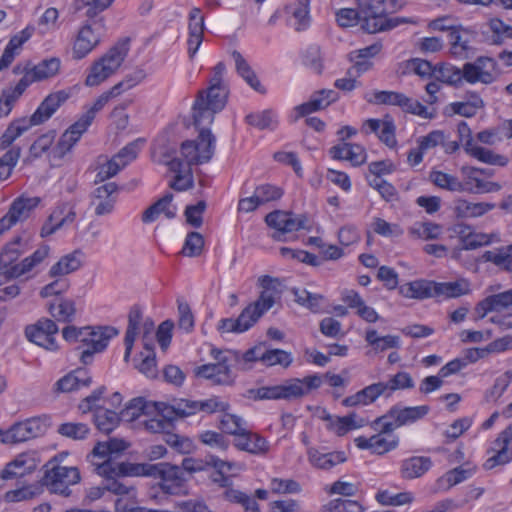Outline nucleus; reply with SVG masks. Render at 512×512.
Masks as SVG:
<instances>
[{
	"label": "nucleus",
	"instance_id": "obj_8",
	"mask_svg": "<svg viewBox=\"0 0 512 512\" xmlns=\"http://www.w3.org/2000/svg\"><path fill=\"white\" fill-rule=\"evenodd\" d=\"M215 141L209 129H201L196 140H186L181 144L178 158L188 169L192 165L207 163L213 157Z\"/></svg>",
	"mask_w": 512,
	"mask_h": 512
},
{
	"label": "nucleus",
	"instance_id": "obj_34",
	"mask_svg": "<svg viewBox=\"0 0 512 512\" xmlns=\"http://www.w3.org/2000/svg\"><path fill=\"white\" fill-rule=\"evenodd\" d=\"M169 169L176 175L170 183V187L176 191H184L193 186V177L191 169L185 168V165L179 158H173L166 162Z\"/></svg>",
	"mask_w": 512,
	"mask_h": 512
},
{
	"label": "nucleus",
	"instance_id": "obj_20",
	"mask_svg": "<svg viewBox=\"0 0 512 512\" xmlns=\"http://www.w3.org/2000/svg\"><path fill=\"white\" fill-rule=\"evenodd\" d=\"M38 459L35 452H24L17 455L12 461L6 464L0 473V487L4 480L23 477L36 470Z\"/></svg>",
	"mask_w": 512,
	"mask_h": 512
},
{
	"label": "nucleus",
	"instance_id": "obj_53",
	"mask_svg": "<svg viewBox=\"0 0 512 512\" xmlns=\"http://www.w3.org/2000/svg\"><path fill=\"white\" fill-rule=\"evenodd\" d=\"M219 427L224 433L234 435L235 438L247 428L246 422L240 416L230 413L222 415Z\"/></svg>",
	"mask_w": 512,
	"mask_h": 512
},
{
	"label": "nucleus",
	"instance_id": "obj_58",
	"mask_svg": "<svg viewBox=\"0 0 512 512\" xmlns=\"http://www.w3.org/2000/svg\"><path fill=\"white\" fill-rule=\"evenodd\" d=\"M204 248V238L199 232H189L186 236L181 254L187 257L199 256Z\"/></svg>",
	"mask_w": 512,
	"mask_h": 512
},
{
	"label": "nucleus",
	"instance_id": "obj_62",
	"mask_svg": "<svg viewBox=\"0 0 512 512\" xmlns=\"http://www.w3.org/2000/svg\"><path fill=\"white\" fill-rule=\"evenodd\" d=\"M495 207L490 203H472L466 200H461L457 204V210L465 217H479Z\"/></svg>",
	"mask_w": 512,
	"mask_h": 512
},
{
	"label": "nucleus",
	"instance_id": "obj_48",
	"mask_svg": "<svg viewBox=\"0 0 512 512\" xmlns=\"http://www.w3.org/2000/svg\"><path fill=\"white\" fill-rule=\"evenodd\" d=\"M60 59L56 57L44 59L29 69L37 81H42L55 76L60 69Z\"/></svg>",
	"mask_w": 512,
	"mask_h": 512
},
{
	"label": "nucleus",
	"instance_id": "obj_38",
	"mask_svg": "<svg viewBox=\"0 0 512 512\" xmlns=\"http://www.w3.org/2000/svg\"><path fill=\"white\" fill-rule=\"evenodd\" d=\"M382 49L380 43H374L365 48L352 51L349 54L350 61L354 62V68L358 74L364 73L370 69L372 63L369 61L370 58L377 55Z\"/></svg>",
	"mask_w": 512,
	"mask_h": 512
},
{
	"label": "nucleus",
	"instance_id": "obj_39",
	"mask_svg": "<svg viewBox=\"0 0 512 512\" xmlns=\"http://www.w3.org/2000/svg\"><path fill=\"white\" fill-rule=\"evenodd\" d=\"M51 316L58 322L71 323L75 319V301L68 298H61L57 303L52 302L48 306Z\"/></svg>",
	"mask_w": 512,
	"mask_h": 512
},
{
	"label": "nucleus",
	"instance_id": "obj_22",
	"mask_svg": "<svg viewBox=\"0 0 512 512\" xmlns=\"http://www.w3.org/2000/svg\"><path fill=\"white\" fill-rule=\"evenodd\" d=\"M106 488L117 496L115 512H136L138 510L137 490L134 486L121 481H110Z\"/></svg>",
	"mask_w": 512,
	"mask_h": 512
},
{
	"label": "nucleus",
	"instance_id": "obj_37",
	"mask_svg": "<svg viewBox=\"0 0 512 512\" xmlns=\"http://www.w3.org/2000/svg\"><path fill=\"white\" fill-rule=\"evenodd\" d=\"M399 293L406 298L414 299L434 297V282L426 280L409 282L400 286Z\"/></svg>",
	"mask_w": 512,
	"mask_h": 512
},
{
	"label": "nucleus",
	"instance_id": "obj_1",
	"mask_svg": "<svg viewBox=\"0 0 512 512\" xmlns=\"http://www.w3.org/2000/svg\"><path fill=\"white\" fill-rule=\"evenodd\" d=\"M101 473H116L129 476H149L158 479V486L166 494H179L186 482L180 466L168 462L156 464L106 463L100 467Z\"/></svg>",
	"mask_w": 512,
	"mask_h": 512
},
{
	"label": "nucleus",
	"instance_id": "obj_27",
	"mask_svg": "<svg viewBox=\"0 0 512 512\" xmlns=\"http://www.w3.org/2000/svg\"><path fill=\"white\" fill-rule=\"evenodd\" d=\"M234 445L239 450L254 455H263L269 450L267 440L256 433H252L247 428L234 439Z\"/></svg>",
	"mask_w": 512,
	"mask_h": 512
},
{
	"label": "nucleus",
	"instance_id": "obj_16",
	"mask_svg": "<svg viewBox=\"0 0 512 512\" xmlns=\"http://www.w3.org/2000/svg\"><path fill=\"white\" fill-rule=\"evenodd\" d=\"M306 217L303 215L294 216L291 212L275 210L265 217L266 224L277 232L272 235L273 239L281 241V235L305 228Z\"/></svg>",
	"mask_w": 512,
	"mask_h": 512
},
{
	"label": "nucleus",
	"instance_id": "obj_45",
	"mask_svg": "<svg viewBox=\"0 0 512 512\" xmlns=\"http://www.w3.org/2000/svg\"><path fill=\"white\" fill-rule=\"evenodd\" d=\"M120 420V415L113 410L103 407L95 408L94 423L100 431L106 434L112 432L117 427Z\"/></svg>",
	"mask_w": 512,
	"mask_h": 512
},
{
	"label": "nucleus",
	"instance_id": "obj_12",
	"mask_svg": "<svg viewBox=\"0 0 512 512\" xmlns=\"http://www.w3.org/2000/svg\"><path fill=\"white\" fill-rule=\"evenodd\" d=\"M86 335L81 338L87 348L81 352L80 360L84 364L92 361L95 353L102 352L108 345L110 339L118 334V330L112 326L87 327Z\"/></svg>",
	"mask_w": 512,
	"mask_h": 512
},
{
	"label": "nucleus",
	"instance_id": "obj_43",
	"mask_svg": "<svg viewBox=\"0 0 512 512\" xmlns=\"http://www.w3.org/2000/svg\"><path fill=\"white\" fill-rule=\"evenodd\" d=\"M204 92V103L214 111H221L227 101L228 89L224 84H213Z\"/></svg>",
	"mask_w": 512,
	"mask_h": 512
},
{
	"label": "nucleus",
	"instance_id": "obj_23",
	"mask_svg": "<svg viewBox=\"0 0 512 512\" xmlns=\"http://www.w3.org/2000/svg\"><path fill=\"white\" fill-rule=\"evenodd\" d=\"M117 191V185L114 182L105 183L97 187L91 195V205L95 207V214L103 216L110 214L116 202L113 194Z\"/></svg>",
	"mask_w": 512,
	"mask_h": 512
},
{
	"label": "nucleus",
	"instance_id": "obj_18",
	"mask_svg": "<svg viewBox=\"0 0 512 512\" xmlns=\"http://www.w3.org/2000/svg\"><path fill=\"white\" fill-rule=\"evenodd\" d=\"M475 34L462 27L451 30L448 34L450 53L458 59H470L476 55L477 49L473 45Z\"/></svg>",
	"mask_w": 512,
	"mask_h": 512
},
{
	"label": "nucleus",
	"instance_id": "obj_11",
	"mask_svg": "<svg viewBox=\"0 0 512 512\" xmlns=\"http://www.w3.org/2000/svg\"><path fill=\"white\" fill-rule=\"evenodd\" d=\"M48 421L47 417H33L16 423L3 433L1 441L5 444H15L39 437L46 432Z\"/></svg>",
	"mask_w": 512,
	"mask_h": 512
},
{
	"label": "nucleus",
	"instance_id": "obj_13",
	"mask_svg": "<svg viewBox=\"0 0 512 512\" xmlns=\"http://www.w3.org/2000/svg\"><path fill=\"white\" fill-rule=\"evenodd\" d=\"M103 31L104 22L102 18L83 25L78 31L73 44V57L82 59L87 56L100 43Z\"/></svg>",
	"mask_w": 512,
	"mask_h": 512
},
{
	"label": "nucleus",
	"instance_id": "obj_21",
	"mask_svg": "<svg viewBox=\"0 0 512 512\" xmlns=\"http://www.w3.org/2000/svg\"><path fill=\"white\" fill-rule=\"evenodd\" d=\"M275 299L267 291H262L258 299L243 309L237 319H242V330H249L269 309L273 307Z\"/></svg>",
	"mask_w": 512,
	"mask_h": 512
},
{
	"label": "nucleus",
	"instance_id": "obj_44",
	"mask_svg": "<svg viewBox=\"0 0 512 512\" xmlns=\"http://www.w3.org/2000/svg\"><path fill=\"white\" fill-rule=\"evenodd\" d=\"M469 291L470 285L464 279L457 280L454 282H434L435 296H444L445 298H456L468 294Z\"/></svg>",
	"mask_w": 512,
	"mask_h": 512
},
{
	"label": "nucleus",
	"instance_id": "obj_46",
	"mask_svg": "<svg viewBox=\"0 0 512 512\" xmlns=\"http://www.w3.org/2000/svg\"><path fill=\"white\" fill-rule=\"evenodd\" d=\"M217 112L204 103V92H199L193 106L194 125L201 130V126L209 125L213 122L214 115Z\"/></svg>",
	"mask_w": 512,
	"mask_h": 512
},
{
	"label": "nucleus",
	"instance_id": "obj_57",
	"mask_svg": "<svg viewBox=\"0 0 512 512\" xmlns=\"http://www.w3.org/2000/svg\"><path fill=\"white\" fill-rule=\"evenodd\" d=\"M438 80L449 85L458 86L464 80L463 68L460 69L451 64H444L438 69Z\"/></svg>",
	"mask_w": 512,
	"mask_h": 512
},
{
	"label": "nucleus",
	"instance_id": "obj_7",
	"mask_svg": "<svg viewBox=\"0 0 512 512\" xmlns=\"http://www.w3.org/2000/svg\"><path fill=\"white\" fill-rule=\"evenodd\" d=\"M129 51V40L124 39L113 46L90 67L85 84L89 87L100 85L113 75L125 60Z\"/></svg>",
	"mask_w": 512,
	"mask_h": 512
},
{
	"label": "nucleus",
	"instance_id": "obj_63",
	"mask_svg": "<svg viewBox=\"0 0 512 512\" xmlns=\"http://www.w3.org/2000/svg\"><path fill=\"white\" fill-rule=\"evenodd\" d=\"M147 405L143 398H134L128 402L120 412V418L126 422H132L146 413Z\"/></svg>",
	"mask_w": 512,
	"mask_h": 512
},
{
	"label": "nucleus",
	"instance_id": "obj_55",
	"mask_svg": "<svg viewBox=\"0 0 512 512\" xmlns=\"http://www.w3.org/2000/svg\"><path fill=\"white\" fill-rule=\"evenodd\" d=\"M459 233L462 239L463 248L466 250L476 249L490 243V237L482 233H474L469 227H460Z\"/></svg>",
	"mask_w": 512,
	"mask_h": 512
},
{
	"label": "nucleus",
	"instance_id": "obj_6",
	"mask_svg": "<svg viewBox=\"0 0 512 512\" xmlns=\"http://www.w3.org/2000/svg\"><path fill=\"white\" fill-rule=\"evenodd\" d=\"M49 250V246L43 245L31 256L23 259L21 263L14 264L21 255V251L19 250V240L7 244L0 254L1 275L7 279H12L30 272L48 256Z\"/></svg>",
	"mask_w": 512,
	"mask_h": 512
},
{
	"label": "nucleus",
	"instance_id": "obj_5",
	"mask_svg": "<svg viewBox=\"0 0 512 512\" xmlns=\"http://www.w3.org/2000/svg\"><path fill=\"white\" fill-rule=\"evenodd\" d=\"M70 97V93L59 90L50 93L40 103L36 111L29 118H22L12 122L1 137V147H9L18 137L32 126L40 125L49 120L52 115Z\"/></svg>",
	"mask_w": 512,
	"mask_h": 512
},
{
	"label": "nucleus",
	"instance_id": "obj_31",
	"mask_svg": "<svg viewBox=\"0 0 512 512\" xmlns=\"http://www.w3.org/2000/svg\"><path fill=\"white\" fill-rule=\"evenodd\" d=\"M381 434L382 433L379 431V434L373 435L369 438L359 436L355 439V444L360 449H368L372 453L378 455L385 454L397 447V438L388 441L386 438L382 437Z\"/></svg>",
	"mask_w": 512,
	"mask_h": 512
},
{
	"label": "nucleus",
	"instance_id": "obj_4",
	"mask_svg": "<svg viewBox=\"0 0 512 512\" xmlns=\"http://www.w3.org/2000/svg\"><path fill=\"white\" fill-rule=\"evenodd\" d=\"M70 97V93L59 90L50 93L40 103L36 111L29 118H22L12 122L1 137V147H9L18 137L32 126L40 125L49 120L52 115Z\"/></svg>",
	"mask_w": 512,
	"mask_h": 512
},
{
	"label": "nucleus",
	"instance_id": "obj_42",
	"mask_svg": "<svg viewBox=\"0 0 512 512\" xmlns=\"http://www.w3.org/2000/svg\"><path fill=\"white\" fill-rule=\"evenodd\" d=\"M198 412L197 401L180 399L174 404L167 406L163 410V416L169 420L176 418H186Z\"/></svg>",
	"mask_w": 512,
	"mask_h": 512
},
{
	"label": "nucleus",
	"instance_id": "obj_41",
	"mask_svg": "<svg viewBox=\"0 0 512 512\" xmlns=\"http://www.w3.org/2000/svg\"><path fill=\"white\" fill-rule=\"evenodd\" d=\"M308 457L311 464L320 469H330L346 461L344 452L321 453L316 449H309Z\"/></svg>",
	"mask_w": 512,
	"mask_h": 512
},
{
	"label": "nucleus",
	"instance_id": "obj_60",
	"mask_svg": "<svg viewBox=\"0 0 512 512\" xmlns=\"http://www.w3.org/2000/svg\"><path fill=\"white\" fill-rule=\"evenodd\" d=\"M57 432L73 440H83L88 436L90 429L88 425L84 423L68 422L59 425Z\"/></svg>",
	"mask_w": 512,
	"mask_h": 512
},
{
	"label": "nucleus",
	"instance_id": "obj_25",
	"mask_svg": "<svg viewBox=\"0 0 512 512\" xmlns=\"http://www.w3.org/2000/svg\"><path fill=\"white\" fill-rule=\"evenodd\" d=\"M338 92L332 89H322L312 94L310 100L296 107L299 117L306 116L312 112L325 109L330 104L337 101Z\"/></svg>",
	"mask_w": 512,
	"mask_h": 512
},
{
	"label": "nucleus",
	"instance_id": "obj_3",
	"mask_svg": "<svg viewBox=\"0 0 512 512\" xmlns=\"http://www.w3.org/2000/svg\"><path fill=\"white\" fill-rule=\"evenodd\" d=\"M70 97V93L59 90L50 93L40 103L36 111L29 118H22L12 122L1 137V147H9L18 137L32 126L40 125L49 120L52 115Z\"/></svg>",
	"mask_w": 512,
	"mask_h": 512
},
{
	"label": "nucleus",
	"instance_id": "obj_56",
	"mask_svg": "<svg viewBox=\"0 0 512 512\" xmlns=\"http://www.w3.org/2000/svg\"><path fill=\"white\" fill-rule=\"evenodd\" d=\"M489 28L492 32L490 41L494 45H501L506 39H512V26L505 24L498 18L490 20Z\"/></svg>",
	"mask_w": 512,
	"mask_h": 512
},
{
	"label": "nucleus",
	"instance_id": "obj_26",
	"mask_svg": "<svg viewBox=\"0 0 512 512\" xmlns=\"http://www.w3.org/2000/svg\"><path fill=\"white\" fill-rule=\"evenodd\" d=\"M204 33V17L200 8L194 7L189 13V38L188 54L192 58L198 51L203 41Z\"/></svg>",
	"mask_w": 512,
	"mask_h": 512
},
{
	"label": "nucleus",
	"instance_id": "obj_2",
	"mask_svg": "<svg viewBox=\"0 0 512 512\" xmlns=\"http://www.w3.org/2000/svg\"><path fill=\"white\" fill-rule=\"evenodd\" d=\"M406 4L407 0H359L362 29L368 33H378L407 22L405 18L388 16Z\"/></svg>",
	"mask_w": 512,
	"mask_h": 512
},
{
	"label": "nucleus",
	"instance_id": "obj_29",
	"mask_svg": "<svg viewBox=\"0 0 512 512\" xmlns=\"http://www.w3.org/2000/svg\"><path fill=\"white\" fill-rule=\"evenodd\" d=\"M231 57L234 60L235 68L238 73V75L255 91H257L260 94H265L266 89L261 84L260 80L258 79L256 73L252 69V67L249 65V63L246 61V59L242 56V54L234 50L231 53Z\"/></svg>",
	"mask_w": 512,
	"mask_h": 512
},
{
	"label": "nucleus",
	"instance_id": "obj_24",
	"mask_svg": "<svg viewBox=\"0 0 512 512\" xmlns=\"http://www.w3.org/2000/svg\"><path fill=\"white\" fill-rule=\"evenodd\" d=\"M329 154L333 159L349 161L355 167L363 165L367 160L365 148L356 143L343 142L332 146Z\"/></svg>",
	"mask_w": 512,
	"mask_h": 512
},
{
	"label": "nucleus",
	"instance_id": "obj_33",
	"mask_svg": "<svg viewBox=\"0 0 512 512\" xmlns=\"http://www.w3.org/2000/svg\"><path fill=\"white\" fill-rule=\"evenodd\" d=\"M463 173L467 176L468 181L466 184V190L473 193H490L498 192L501 189V185L496 182L484 181L478 177L479 168L474 167H463Z\"/></svg>",
	"mask_w": 512,
	"mask_h": 512
},
{
	"label": "nucleus",
	"instance_id": "obj_28",
	"mask_svg": "<svg viewBox=\"0 0 512 512\" xmlns=\"http://www.w3.org/2000/svg\"><path fill=\"white\" fill-rule=\"evenodd\" d=\"M92 383V378L88 371L83 368H78L64 377L60 378L55 383V391L57 392H72L79 390L83 387H88Z\"/></svg>",
	"mask_w": 512,
	"mask_h": 512
},
{
	"label": "nucleus",
	"instance_id": "obj_17",
	"mask_svg": "<svg viewBox=\"0 0 512 512\" xmlns=\"http://www.w3.org/2000/svg\"><path fill=\"white\" fill-rule=\"evenodd\" d=\"M322 384L319 375H309L303 379L293 378L278 385L280 400L292 401L308 395L312 390L318 389Z\"/></svg>",
	"mask_w": 512,
	"mask_h": 512
},
{
	"label": "nucleus",
	"instance_id": "obj_10",
	"mask_svg": "<svg viewBox=\"0 0 512 512\" xmlns=\"http://www.w3.org/2000/svg\"><path fill=\"white\" fill-rule=\"evenodd\" d=\"M45 473L41 479L42 485L50 492L68 497L71 494L70 486L77 484L81 477L78 468L59 465L56 459L45 465Z\"/></svg>",
	"mask_w": 512,
	"mask_h": 512
},
{
	"label": "nucleus",
	"instance_id": "obj_49",
	"mask_svg": "<svg viewBox=\"0 0 512 512\" xmlns=\"http://www.w3.org/2000/svg\"><path fill=\"white\" fill-rule=\"evenodd\" d=\"M292 293L295 297V301L312 312L316 313L321 310V305L324 300L323 295L311 293L306 289L293 288Z\"/></svg>",
	"mask_w": 512,
	"mask_h": 512
},
{
	"label": "nucleus",
	"instance_id": "obj_14",
	"mask_svg": "<svg viewBox=\"0 0 512 512\" xmlns=\"http://www.w3.org/2000/svg\"><path fill=\"white\" fill-rule=\"evenodd\" d=\"M40 202V197H29L26 195H21L14 199L8 212L0 219V235L18 222L28 219Z\"/></svg>",
	"mask_w": 512,
	"mask_h": 512
},
{
	"label": "nucleus",
	"instance_id": "obj_15",
	"mask_svg": "<svg viewBox=\"0 0 512 512\" xmlns=\"http://www.w3.org/2000/svg\"><path fill=\"white\" fill-rule=\"evenodd\" d=\"M57 333V324L49 318H41L35 324L28 325L25 328V336L30 342L50 351L58 349V344L55 340Z\"/></svg>",
	"mask_w": 512,
	"mask_h": 512
},
{
	"label": "nucleus",
	"instance_id": "obj_36",
	"mask_svg": "<svg viewBox=\"0 0 512 512\" xmlns=\"http://www.w3.org/2000/svg\"><path fill=\"white\" fill-rule=\"evenodd\" d=\"M81 256L82 252L80 250H75L72 253H69L63 256L57 263H55L49 270L50 277H63L67 274H70L76 270H78L81 265Z\"/></svg>",
	"mask_w": 512,
	"mask_h": 512
},
{
	"label": "nucleus",
	"instance_id": "obj_51",
	"mask_svg": "<svg viewBox=\"0 0 512 512\" xmlns=\"http://www.w3.org/2000/svg\"><path fill=\"white\" fill-rule=\"evenodd\" d=\"M466 153L473 156L477 160L490 165L505 166L508 163V158L506 156L495 154L493 151L481 146H477L475 144L469 148Z\"/></svg>",
	"mask_w": 512,
	"mask_h": 512
},
{
	"label": "nucleus",
	"instance_id": "obj_50",
	"mask_svg": "<svg viewBox=\"0 0 512 512\" xmlns=\"http://www.w3.org/2000/svg\"><path fill=\"white\" fill-rule=\"evenodd\" d=\"M365 340L375 351H384L389 348H396L399 346L398 336L386 335L379 337L375 329H369L366 331Z\"/></svg>",
	"mask_w": 512,
	"mask_h": 512
},
{
	"label": "nucleus",
	"instance_id": "obj_35",
	"mask_svg": "<svg viewBox=\"0 0 512 512\" xmlns=\"http://www.w3.org/2000/svg\"><path fill=\"white\" fill-rule=\"evenodd\" d=\"M432 466L429 457L413 456L405 459L401 465V475L405 479H415L424 475Z\"/></svg>",
	"mask_w": 512,
	"mask_h": 512
},
{
	"label": "nucleus",
	"instance_id": "obj_59",
	"mask_svg": "<svg viewBox=\"0 0 512 512\" xmlns=\"http://www.w3.org/2000/svg\"><path fill=\"white\" fill-rule=\"evenodd\" d=\"M362 505L350 499H334L322 507V512H363Z\"/></svg>",
	"mask_w": 512,
	"mask_h": 512
},
{
	"label": "nucleus",
	"instance_id": "obj_19",
	"mask_svg": "<svg viewBox=\"0 0 512 512\" xmlns=\"http://www.w3.org/2000/svg\"><path fill=\"white\" fill-rule=\"evenodd\" d=\"M496 63L489 57H478L473 63L463 65L464 80L470 84L477 82L490 84L494 81L493 72Z\"/></svg>",
	"mask_w": 512,
	"mask_h": 512
},
{
	"label": "nucleus",
	"instance_id": "obj_30",
	"mask_svg": "<svg viewBox=\"0 0 512 512\" xmlns=\"http://www.w3.org/2000/svg\"><path fill=\"white\" fill-rule=\"evenodd\" d=\"M472 467L459 466L447 471L435 483L434 492L448 491L453 486L467 480L474 474Z\"/></svg>",
	"mask_w": 512,
	"mask_h": 512
},
{
	"label": "nucleus",
	"instance_id": "obj_40",
	"mask_svg": "<svg viewBox=\"0 0 512 512\" xmlns=\"http://www.w3.org/2000/svg\"><path fill=\"white\" fill-rule=\"evenodd\" d=\"M114 0H75L73 7L81 16L93 20L106 10Z\"/></svg>",
	"mask_w": 512,
	"mask_h": 512
},
{
	"label": "nucleus",
	"instance_id": "obj_61",
	"mask_svg": "<svg viewBox=\"0 0 512 512\" xmlns=\"http://www.w3.org/2000/svg\"><path fill=\"white\" fill-rule=\"evenodd\" d=\"M509 443H498V438L494 442L496 454L486 460L484 467L492 469L497 465H503L512 460V450L508 448Z\"/></svg>",
	"mask_w": 512,
	"mask_h": 512
},
{
	"label": "nucleus",
	"instance_id": "obj_52",
	"mask_svg": "<svg viewBox=\"0 0 512 512\" xmlns=\"http://www.w3.org/2000/svg\"><path fill=\"white\" fill-rule=\"evenodd\" d=\"M245 119L249 125L254 126L260 130H273L277 126L276 117L271 110H264L262 112L248 114Z\"/></svg>",
	"mask_w": 512,
	"mask_h": 512
},
{
	"label": "nucleus",
	"instance_id": "obj_32",
	"mask_svg": "<svg viewBox=\"0 0 512 512\" xmlns=\"http://www.w3.org/2000/svg\"><path fill=\"white\" fill-rule=\"evenodd\" d=\"M196 374L198 376L210 379L214 384L229 385L233 383L234 377L231 373L230 366H223L222 364H205L197 368Z\"/></svg>",
	"mask_w": 512,
	"mask_h": 512
},
{
	"label": "nucleus",
	"instance_id": "obj_47",
	"mask_svg": "<svg viewBox=\"0 0 512 512\" xmlns=\"http://www.w3.org/2000/svg\"><path fill=\"white\" fill-rule=\"evenodd\" d=\"M429 179L437 187L451 192H463L466 190V186L457 177L442 171H431Z\"/></svg>",
	"mask_w": 512,
	"mask_h": 512
},
{
	"label": "nucleus",
	"instance_id": "obj_9",
	"mask_svg": "<svg viewBox=\"0 0 512 512\" xmlns=\"http://www.w3.org/2000/svg\"><path fill=\"white\" fill-rule=\"evenodd\" d=\"M430 411L427 405L404 407L393 406L390 410L377 419H375L371 426L374 430L381 433H390L396 428L412 424L424 418Z\"/></svg>",
	"mask_w": 512,
	"mask_h": 512
},
{
	"label": "nucleus",
	"instance_id": "obj_64",
	"mask_svg": "<svg viewBox=\"0 0 512 512\" xmlns=\"http://www.w3.org/2000/svg\"><path fill=\"white\" fill-rule=\"evenodd\" d=\"M512 381V372L506 371L498 378H496L494 385L491 389L486 391L485 400L486 402H496L505 392L507 387L510 385Z\"/></svg>",
	"mask_w": 512,
	"mask_h": 512
},
{
	"label": "nucleus",
	"instance_id": "obj_54",
	"mask_svg": "<svg viewBox=\"0 0 512 512\" xmlns=\"http://www.w3.org/2000/svg\"><path fill=\"white\" fill-rule=\"evenodd\" d=\"M259 361L263 362L267 366L281 365L286 368L292 363L293 357L291 353L287 351L281 349H270L260 355Z\"/></svg>",
	"mask_w": 512,
	"mask_h": 512
}]
</instances>
